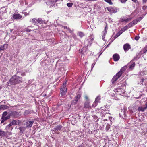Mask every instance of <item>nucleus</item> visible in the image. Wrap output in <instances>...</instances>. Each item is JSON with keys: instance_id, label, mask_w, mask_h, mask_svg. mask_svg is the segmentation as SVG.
<instances>
[{"instance_id": "f257e3e1", "label": "nucleus", "mask_w": 147, "mask_h": 147, "mask_svg": "<svg viewBox=\"0 0 147 147\" xmlns=\"http://www.w3.org/2000/svg\"><path fill=\"white\" fill-rule=\"evenodd\" d=\"M22 82V78L21 77L14 75L10 78L8 83L10 84L11 85H15Z\"/></svg>"}, {"instance_id": "f03ea898", "label": "nucleus", "mask_w": 147, "mask_h": 147, "mask_svg": "<svg viewBox=\"0 0 147 147\" xmlns=\"http://www.w3.org/2000/svg\"><path fill=\"white\" fill-rule=\"evenodd\" d=\"M10 114H8L7 111L4 112L2 114L1 118V123H3L5 121L10 119Z\"/></svg>"}, {"instance_id": "7ed1b4c3", "label": "nucleus", "mask_w": 147, "mask_h": 147, "mask_svg": "<svg viewBox=\"0 0 147 147\" xmlns=\"http://www.w3.org/2000/svg\"><path fill=\"white\" fill-rule=\"evenodd\" d=\"M66 82H65L63 84L60 89L61 94V95L62 96L65 95L67 92V88L66 87Z\"/></svg>"}, {"instance_id": "20e7f679", "label": "nucleus", "mask_w": 147, "mask_h": 147, "mask_svg": "<svg viewBox=\"0 0 147 147\" xmlns=\"http://www.w3.org/2000/svg\"><path fill=\"white\" fill-rule=\"evenodd\" d=\"M59 1H62L61 0H49L46 2L47 4L49 5V7H53L56 2Z\"/></svg>"}, {"instance_id": "39448f33", "label": "nucleus", "mask_w": 147, "mask_h": 147, "mask_svg": "<svg viewBox=\"0 0 147 147\" xmlns=\"http://www.w3.org/2000/svg\"><path fill=\"white\" fill-rule=\"evenodd\" d=\"M34 122V121L33 119L32 120H28L26 121L25 125L27 127L30 128L32 126Z\"/></svg>"}, {"instance_id": "423d86ee", "label": "nucleus", "mask_w": 147, "mask_h": 147, "mask_svg": "<svg viewBox=\"0 0 147 147\" xmlns=\"http://www.w3.org/2000/svg\"><path fill=\"white\" fill-rule=\"evenodd\" d=\"M81 97V95L80 94H77L71 102V105H74L77 103L78 100L80 99Z\"/></svg>"}, {"instance_id": "0eeeda50", "label": "nucleus", "mask_w": 147, "mask_h": 147, "mask_svg": "<svg viewBox=\"0 0 147 147\" xmlns=\"http://www.w3.org/2000/svg\"><path fill=\"white\" fill-rule=\"evenodd\" d=\"M133 61L134 59H133L127 65V66L129 67V69L130 70H133L135 65V63Z\"/></svg>"}, {"instance_id": "6e6552de", "label": "nucleus", "mask_w": 147, "mask_h": 147, "mask_svg": "<svg viewBox=\"0 0 147 147\" xmlns=\"http://www.w3.org/2000/svg\"><path fill=\"white\" fill-rule=\"evenodd\" d=\"M108 28L107 24H106L105 27V28L104 30L102 32V40H105V36L106 34L107 33V30Z\"/></svg>"}, {"instance_id": "1a4fd4ad", "label": "nucleus", "mask_w": 147, "mask_h": 147, "mask_svg": "<svg viewBox=\"0 0 147 147\" xmlns=\"http://www.w3.org/2000/svg\"><path fill=\"white\" fill-rule=\"evenodd\" d=\"M10 116H11L14 118H17L20 116L19 113L17 112L13 111L10 114Z\"/></svg>"}, {"instance_id": "9d476101", "label": "nucleus", "mask_w": 147, "mask_h": 147, "mask_svg": "<svg viewBox=\"0 0 147 147\" xmlns=\"http://www.w3.org/2000/svg\"><path fill=\"white\" fill-rule=\"evenodd\" d=\"M62 128L63 127L61 125H59L55 127L52 130V132L53 131L55 132L56 131H60L61 130Z\"/></svg>"}, {"instance_id": "9b49d317", "label": "nucleus", "mask_w": 147, "mask_h": 147, "mask_svg": "<svg viewBox=\"0 0 147 147\" xmlns=\"http://www.w3.org/2000/svg\"><path fill=\"white\" fill-rule=\"evenodd\" d=\"M121 76H119V74L117 73L112 78L111 80L112 83L113 84Z\"/></svg>"}, {"instance_id": "f8f14e48", "label": "nucleus", "mask_w": 147, "mask_h": 147, "mask_svg": "<svg viewBox=\"0 0 147 147\" xmlns=\"http://www.w3.org/2000/svg\"><path fill=\"white\" fill-rule=\"evenodd\" d=\"M124 51L126 52L131 48L129 44L127 43L125 44L123 46Z\"/></svg>"}, {"instance_id": "ddd939ff", "label": "nucleus", "mask_w": 147, "mask_h": 147, "mask_svg": "<svg viewBox=\"0 0 147 147\" xmlns=\"http://www.w3.org/2000/svg\"><path fill=\"white\" fill-rule=\"evenodd\" d=\"M116 91L117 93L120 95L123 94L125 92V91L121 88H117L116 90Z\"/></svg>"}, {"instance_id": "4468645a", "label": "nucleus", "mask_w": 147, "mask_h": 147, "mask_svg": "<svg viewBox=\"0 0 147 147\" xmlns=\"http://www.w3.org/2000/svg\"><path fill=\"white\" fill-rule=\"evenodd\" d=\"M84 107L85 108L91 109L92 108L91 106L90 105L89 101H86L84 105Z\"/></svg>"}, {"instance_id": "2eb2a0df", "label": "nucleus", "mask_w": 147, "mask_h": 147, "mask_svg": "<svg viewBox=\"0 0 147 147\" xmlns=\"http://www.w3.org/2000/svg\"><path fill=\"white\" fill-rule=\"evenodd\" d=\"M127 68V66H125L122 67L120 70L119 71L118 73V74H119V76H121L123 74V73L124 72L125 70Z\"/></svg>"}, {"instance_id": "dca6fc26", "label": "nucleus", "mask_w": 147, "mask_h": 147, "mask_svg": "<svg viewBox=\"0 0 147 147\" xmlns=\"http://www.w3.org/2000/svg\"><path fill=\"white\" fill-rule=\"evenodd\" d=\"M113 58L115 61H117L120 59V56L118 54H115L113 55Z\"/></svg>"}, {"instance_id": "f3484780", "label": "nucleus", "mask_w": 147, "mask_h": 147, "mask_svg": "<svg viewBox=\"0 0 147 147\" xmlns=\"http://www.w3.org/2000/svg\"><path fill=\"white\" fill-rule=\"evenodd\" d=\"M147 108V102L145 104V107H139L138 108V111L144 112V111Z\"/></svg>"}, {"instance_id": "a211bd4d", "label": "nucleus", "mask_w": 147, "mask_h": 147, "mask_svg": "<svg viewBox=\"0 0 147 147\" xmlns=\"http://www.w3.org/2000/svg\"><path fill=\"white\" fill-rule=\"evenodd\" d=\"M13 17L15 19H20L22 18V16L20 14H15L13 15Z\"/></svg>"}, {"instance_id": "6ab92c4d", "label": "nucleus", "mask_w": 147, "mask_h": 147, "mask_svg": "<svg viewBox=\"0 0 147 147\" xmlns=\"http://www.w3.org/2000/svg\"><path fill=\"white\" fill-rule=\"evenodd\" d=\"M6 132L3 131L2 129H0V136L4 137L6 135Z\"/></svg>"}, {"instance_id": "aec40b11", "label": "nucleus", "mask_w": 147, "mask_h": 147, "mask_svg": "<svg viewBox=\"0 0 147 147\" xmlns=\"http://www.w3.org/2000/svg\"><path fill=\"white\" fill-rule=\"evenodd\" d=\"M31 22L35 25H37V20L36 18L32 19L31 21Z\"/></svg>"}, {"instance_id": "412c9836", "label": "nucleus", "mask_w": 147, "mask_h": 147, "mask_svg": "<svg viewBox=\"0 0 147 147\" xmlns=\"http://www.w3.org/2000/svg\"><path fill=\"white\" fill-rule=\"evenodd\" d=\"M147 51V46H145L143 49H142L140 52L142 54L146 53Z\"/></svg>"}, {"instance_id": "4be33fe9", "label": "nucleus", "mask_w": 147, "mask_h": 147, "mask_svg": "<svg viewBox=\"0 0 147 147\" xmlns=\"http://www.w3.org/2000/svg\"><path fill=\"white\" fill-rule=\"evenodd\" d=\"M38 22L40 24H43L45 22V20L40 18H39L37 20Z\"/></svg>"}, {"instance_id": "5701e85b", "label": "nucleus", "mask_w": 147, "mask_h": 147, "mask_svg": "<svg viewBox=\"0 0 147 147\" xmlns=\"http://www.w3.org/2000/svg\"><path fill=\"white\" fill-rule=\"evenodd\" d=\"M18 129L20 130V133H22L25 131V128L23 127H20L18 128Z\"/></svg>"}, {"instance_id": "b1692460", "label": "nucleus", "mask_w": 147, "mask_h": 147, "mask_svg": "<svg viewBox=\"0 0 147 147\" xmlns=\"http://www.w3.org/2000/svg\"><path fill=\"white\" fill-rule=\"evenodd\" d=\"M128 27L127 26H126L123 28H122L121 30H120V31L122 32V33L125 31L126 30H127L128 28Z\"/></svg>"}, {"instance_id": "393cba45", "label": "nucleus", "mask_w": 147, "mask_h": 147, "mask_svg": "<svg viewBox=\"0 0 147 147\" xmlns=\"http://www.w3.org/2000/svg\"><path fill=\"white\" fill-rule=\"evenodd\" d=\"M8 107L7 105H2L0 107V109H7L8 108Z\"/></svg>"}, {"instance_id": "a878e982", "label": "nucleus", "mask_w": 147, "mask_h": 147, "mask_svg": "<svg viewBox=\"0 0 147 147\" xmlns=\"http://www.w3.org/2000/svg\"><path fill=\"white\" fill-rule=\"evenodd\" d=\"M100 96H97L96 98L95 99V101H96L97 103H100Z\"/></svg>"}, {"instance_id": "bb28decb", "label": "nucleus", "mask_w": 147, "mask_h": 147, "mask_svg": "<svg viewBox=\"0 0 147 147\" xmlns=\"http://www.w3.org/2000/svg\"><path fill=\"white\" fill-rule=\"evenodd\" d=\"M120 21L121 22H127V18L125 17H122L120 19Z\"/></svg>"}, {"instance_id": "cd10ccee", "label": "nucleus", "mask_w": 147, "mask_h": 147, "mask_svg": "<svg viewBox=\"0 0 147 147\" xmlns=\"http://www.w3.org/2000/svg\"><path fill=\"white\" fill-rule=\"evenodd\" d=\"M122 32H121L120 30L119 31L118 33H117L116 35H115V37L116 38L117 37L119 36L121 34H122Z\"/></svg>"}, {"instance_id": "c85d7f7f", "label": "nucleus", "mask_w": 147, "mask_h": 147, "mask_svg": "<svg viewBox=\"0 0 147 147\" xmlns=\"http://www.w3.org/2000/svg\"><path fill=\"white\" fill-rule=\"evenodd\" d=\"M139 22V20H138V19H137L133 20L132 22L133 24L134 25L136 24Z\"/></svg>"}, {"instance_id": "c756f323", "label": "nucleus", "mask_w": 147, "mask_h": 147, "mask_svg": "<svg viewBox=\"0 0 147 147\" xmlns=\"http://www.w3.org/2000/svg\"><path fill=\"white\" fill-rule=\"evenodd\" d=\"M11 122L13 125H17L18 123V121L14 120H13Z\"/></svg>"}, {"instance_id": "7c9ffc66", "label": "nucleus", "mask_w": 147, "mask_h": 147, "mask_svg": "<svg viewBox=\"0 0 147 147\" xmlns=\"http://www.w3.org/2000/svg\"><path fill=\"white\" fill-rule=\"evenodd\" d=\"M63 27L64 29H67L70 33L72 32V31L69 27L66 26H63Z\"/></svg>"}, {"instance_id": "2f4dec72", "label": "nucleus", "mask_w": 147, "mask_h": 147, "mask_svg": "<svg viewBox=\"0 0 147 147\" xmlns=\"http://www.w3.org/2000/svg\"><path fill=\"white\" fill-rule=\"evenodd\" d=\"M108 11L110 12L113 13V9L112 8L108 7L107 8Z\"/></svg>"}, {"instance_id": "473e14b6", "label": "nucleus", "mask_w": 147, "mask_h": 147, "mask_svg": "<svg viewBox=\"0 0 147 147\" xmlns=\"http://www.w3.org/2000/svg\"><path fill=\"white\" fill-rule=\"evenodd\" d=\"M78 35L80 37H82L84 36V34L82 32H78Z\"/></svg>"}, {"instance_id": "72a5a7b5", "label": "nucleus", "mask_w": 147, "mask_h": 147, "mask_svg": "<svg viewBox=\"0 0 147 147\" xmlns=\"http://www.w3.org/2000/svg\"><path fill=\"white\" fill-rule=\"evenodd\" d=\"M106 2L108 3L109 4L112 5L113 4L111 0H104Z\"/></svg>"}, {"instance_id": "f704fd0d", "label": "nucleus", "mask_w": 147, "mask_h": 147, "mask_svg": "<svg viewBox=\"0 0 147 147\" xmlns=\"http://www.w3.org/2000/svg\"><path fill=\"white\" fill-rule=\"evenodd\" d=\"M30 111L29 110H26L24 112V115H27L30 113Z\"/></svg>"}, {"instance_id": "c9c22d12", "label": "nucleus", "mask_w": 147, "mask_h": 147, "mask_svg": "<svg viewBox=\"0 0 147 147\" xmlns=\"http://www.w3.org/2000/svg\"><path fill=\"white\" fill-rule=\"evenodd\" d=\"M134 25L132 22H130L128 24V28H129L130 27H132Z\"/></svg>"}, {"instance_id": "e433bc0d", "label": "nucleus", "mask_w": 147, "mask_h": 147, "mask_svg": "<svg viewBox=\"0 0 147 147\" xmlns=\"http://www.w3.org/2000/svg\"><path fill=\"white\" fill-rule=\"evenodd\" d=\"M5 45V44H4L0 46V51L4 49L5 48L4 46Z\"/></svg>"}, {"instance_id": "4c0bfd02", "label": "nucleus", "mask_w": 147, "mask_h": 147, "mask_svg": "<svg viewBox=\"0 0 147 147\" xmlns=\"http://www.w3.org/2000/svg\"><path fill=\"white\" fill-rule=\"evenodd\" d=\"M73 3H68L67 4V6L69 7H71L72 6Z\"/></svg>"}, {"instance_id": "58836bf2", "label": "nucleus", "mask_w": 147, "mask_h": 147, "mask_svg": "<svg viewBox=\"0 0 147 147\" xmlns=\"http://www.w3.org/2000/svg\"><path fill=\"white\" fill-rule=\"evenodd\" d=\"M98 103L96 101H95L93 103L92 106L93 107H95L97 105Z\"/></svg>"}, {"instance_id": "ea45409f", "label": "nucleus", "mask_w": 147, "mask_h": 147, "mask_svg": "<svg viewBox=\"0 0 147 147\" xmlns=\"http://www.w3.org/2000/svg\"><path fill=\"white\" fill-rule=\"evenodd\" d=\"M110 127V125L109 124H107L106 127V129L107 130H108L109 129Z\"/></svg>"}, {"instance_id": "a19ab883", "label": "nucleus", "mask_w": 147, "mask_h": 147, "mask_svg": "<svg viewBox=\"0 0 147 147\" xmlns=\"http://www.w3.org/2000/svg\"><path fill=\"white\" fill-rule=\"evenodd\" d=\"M145 80V79L144 78H142L141 80V81L140 82L141 85H143V82Z\"/></svg>"}, {"instance_id": "79ce46f5", "label": "nucleus", "mask_w": 147, "mask_h": 147, "mask_svg": "<svg viewBox=\"0 0 147 147\" xmlns=\"http://www.w3.org/2000/svg\"><path fill=\"white\" fill-rule=\"evenodd\" d=\"M139 38L140 37L139 36H136L135 38V39L136 40L138 41L139 39Z\"/></svg>"}, {"instance_id": "37998d69", "label": "nucleus", "mask_w": 147, "mask_h": 147, "mask_svg": "<svg viewBox=\"0 0 147 147\" xmlns=\"http://www.w3.org/2000/svg\"><path fill=\"white\" fill-rule=\"evenodd\" d=\"M24 30H25L24 32L26 31V32H30L31 31V30L28 28H26Z\"/></svg>"}, {"instance_id": "c03bdc74", "label": "nucleus", "mask_w": 147, "mask_h": 147, "mask_svg": "<svg viewBox=\"0 0 147 147\" xmlns=\"http://www.w3.org/2000/svg\"><path fill=\"white\" fill-rule=\"evenodd\" d=\"M107 110H102V112H101V113H102V114H105V112L106 113H107Z\"/></svg>"}, {"instance_id": "a18cd8bd", "label": "nucleus", "mask_w": 147, "mask_h": 147, "mask_svg": "<svg viewBox=\"0 0 147 147\" xmlns=\"http://www.w3.org/2000/svg\"><path fill=\"white\" fill-rule=\"evenodd\" d=\"M13 125L11 122H10V123L8 125H7L6 127H10V126H12Z\"/></svg>"}, {"instance_id": "49530a36", "label": "nucleus", "mask_w": 147, "mask_h": 147, "mask_svg": "<svg viewBox=\"0 0 147 147\" xmlns=\"http://www.w3.org/2000/svg\"><path fill=\"white\" fill-rule=\"evenodd\" d=\"M132 18H127V22H128L129 21H131V20Z\"/></svg>"}, {"instance_id": "de8ad7c7", "label": "nucleus", "mask_w": 147, "mask_h": 147, "mask_svg": "<svg viewBox=\"0 0 147 147\" xmlns=\"http://www.w3.org/2000/svg\"><path fill=\"white\" fill-rule=\"evenodd\" d=\"M85 98L86 100V101H89L88 98L87 96H85L84 97Z\"/></svg>"}, {"instance_id": "09e8293b", "label": "nucleus", "mask_w": 147, "mask_h": 147, "mask_svg": "<svg viewBox=\"0 0 147 147\" xmlns=\"http://www.w3.org/2000/svg\"><path fill=\"white\" fill-rule=\"evenodd\" d=\"M127 0H121V1L122 3H124L126 2V1Z\"/></svg>"}, {"instance_id": "8fccbe9b", "label": "nucleus", "mask_w": 147, "mask_h": 147, "mask_svg": "<svg viewBox=\"0 0 147 147\" xmlns=\"http://www.w3.org/2000/svg\"><path fill=\"white\" fill-rule=\"evenodd\" d=\"M143 3H146L147 2V0H142Z\"/></svg>"}, {"instance_id": "3c124183", "label": "nucleus", "mask_w": 147, "mask_h": 147, "mask_svg": "<svg viewBox=\"0 0 147 147\" xmlns=\"http://www.w3.org/2000/svg\"><path fill=\"white\" fill-rule=\"evenodd\" d=\"M94 39V38H90V40H88V41L89 42L90 41L91 42H92V41Z\"/></svg>"}, {"instance_id": "603ef678", "label": "nucleus", "mask_w": 147, "mask_h": 147, "mask_svg": "<svg viewBox=\"0 0 147 147\" xmlns=\"http://www.w3.org/2000/svg\"><path fill=\"white\" fill-rule=\"evenodd\" d=\"M25 72H23L21 74V75L22 76H25Z\"/></svg>"}, {"instance_id": "864d4df0", "label": "nucleus", "mask_w": 147, "mask_h": 147, "mask_svg": "<svg viewBox=\"0 0 147 147\" xmlns=\"http://www.w3.org/2000/svg\"><path fill=\"white\" fill-rule=\"evenodd\" d=\"M95 63H93L92 64V68L94 66V65H95Z\"/></svg>"}, {"instance_id": "5fc2aeb1", "label": "nucleus", "mask_w": 147, "mask_h": 147, "mask_svg": "<svg viewBox=\"0 0 147 147\" xmlns=\"http://www.w3.org/2000/svg\"><path fill=\"white\" fill-rule=\"evenodd\" d=\"M133 2L135 3H136L138 1V0H131Z\"/></svg>"}, {"instance_id": "6e6d98bb", "label": "nucleus", "mask_w": 147, "mask_h": 147, "mask_svg": "<svg viewBox=\"0 0 147 147\" xmlns=\"http://www.w3.org/2000/svg\"><path fill=\"white\" fill-rule=\"evenodd\" d=\"M13 29H11L10 30V32H12V31H13Z\"/></svg>"}, {"instance_id": "4d7b16f0", "label": "nucleus", "mask_w": 147, "mask_h": 147, "mask_svg": "<svg viewBox=\"0 0 147 147\" xmlns=\"http://www.w3.org/2000/svg\"><path fill=\"white\" fill-rule=\"evenodd\" d=\"M112 119L111 117H109V119L110 120V121H111V119Z\"/></svg>"}, {"instance_id": "13d9d810", "label": "nucleus", "mask_w": 147, "mask_h": 147, "mask_svg": "<svg viewBox=\"0 0 147 147\" xmlns=\"http://www.w3.org/2000/svg\"><path fill=\"white\" fill-rule=\"evenodd\" d=\"M109 44H108V45H107V46L106 47H108V46H109Z\"/></svg>"}, {"instance_id": "bf43d9fd", "label": "nucleus", "mask_w": 147, "mask_h": 147, "mask_svg": "<svg viewBox=\"0 0 147 147\" xmlns=\"http://www.w3.org/2000/svg\"><path fill=\"white\" fill-rule=\"evenodd\" d=\"M13 34H15V33L13 32Z\"/></svg>"}, {"instance_id": "052dcab7", "label": "nucleus", "mask_w": 147, "mask_h": 147, "mask_svg": "<svg viewBox=\"0 0 147 147\" xmlns=\"http://www.w3.org/2000/svg\"><path fill=\"white\" fill-rule=\"evenodd\" d=\"M106 120V119H104V120ZM106 120H107L106 119Z\"/></svg>"}]
</instances>
